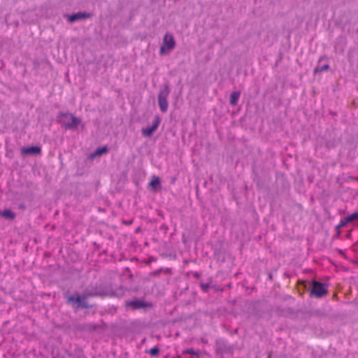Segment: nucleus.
I'll return each mask as SVG.
<instances>
[{
  "mask_svg": "<svg viewBox=\"0 0 358 358\" xmlns=\"http://www.w3.org/2000/svg\"><path fill=\"white\" fill-rule=\"evenodd\" d=\"M57 121L66 130H76L81 123L80 118L74 116L72 113L64 112L59 113Z\"/></svg>",
  "mask_w": 358,
  "mask_h": 358,
  "instance_id": "obj_1",
  "label": "nucleus"
},
{
  "mask_svg": "<svg viewBox=\"0 0 358 358\" xmlns=\"http://www.w3.org/2000/svg\"><path fill=\"white\" fill-rule=\"evenodd\" d=\"M108 295L113 296V292L106 287V286L102 284H96L94 285H90L83 291L84 298H91L94 296H106Z\"/></svg>",
  "mask_w": 358,
  "mask_h": 358,
  "instance_id": "obj_2",
  "label": "nucleus"
},
{
  "mask_svg": "<svg viewBox=\"0 0 358 358\" xmlns=\"http://www.w3.org/2000/svg\"><path fill=\"white\" fill-rule=\"evenodd\" d=\"M304 289H307L308 284L306 282L303 281L301 282ZM308 288H311L310 291V296L321 298L327 294V289L325 288V285L318 281H313L311 284L308 285Z\"/></svg>",
  "mask_w": 358,
  "mask_h": 358,
  "instance_id": "obj_3",
  "label": "nucleus"
},
{
  "mask_svg": "<svg viewBox=\"0 0 358 358\" xmlns=\"http://www.w3.org/2000/svg\"><path fill=\"white\" fill-rule=\"evenodd\" d=\"M176 42L174 41L173 36L166 33L163 38V43L160 47V55H166L175 47Z\"/></svg>",
  "mask_w": 358,
  "mask_h": 358,
  "instance_id": "obj_4",
  "label": "nucleus"
},
{
  "mask_svg": "<svg viewBox=\"0 0 358 358\" xmlns=\"http://www.w3.org/2000/svg\"><path fill=\"white\" fill-rule=\"evenodd\" d=\"M170 90L168 85L164 86L161 89L158 94V103L160 110L162 112H166L168 108L167 96H169Z\"/></svg>",
  "mask_w": 358,
  "mask_h": 358,
  "instance_id": "obj_5",
  "label": "nucleus"
},
{
  "mask_svg": "<svg viewBox=\"0 0 358 358\" xmlns=\"http://www.w3.org/2000/svg\"><path fill=\"white\" fill-rule=\"evenodd\" d=\"M88 298H84L83 297V293L82 295H78L76 297L74 296H69L67 298V303L72 304V303H76L77 307L78 308L82 309H89L91 308V306L88 303V302L86 301Z\"/></svg>",
  "mask_w": 358,
  "mask_h": 358,
  "instance_id": "obj_6",
  "label": "nucleus"
},
{
  "mask_svg": "<svg viewBox=\"0 0 358 358\" xmlns=\"http://www.w3.org/2000/svg\"><path fill=\"white\" fill-rule=\"evenodd\" d=\"M126 307H131L134 310L147 309L152 307V304L140 299H135L125 302Z\"/></svg>",
  "mask_w": 358,
  "mask_h": 358,
  "instance_id": "obj_7",
  "label": "nucleus"
},
{
  "mask_svg": "<svg viewBox=\"0 0 358 358\" xmlns=\"http://www.w3.org/2000/svg\"><path fill=\"white\" fill-rule=\"evenodd\" d=\"M161 122V119L158 115H155L152 126L146 128H143L141 130L142 134L144 136L150 137L157 130Z\"/></svg>",
  "mask_w": 358,
  "mask_h": 358,
  "instance_id": "obj_8",
  "label": "nucleus"
},
{
  "mask_svg": "<svg viewBox=\"0 0 358 358\" xmlns=\"http://www.w3.org/2000/svg\"><path fill=\"white\" fill-rule=\"evenodd\" d=\"M91 14L87 12H78L71 15H67V21L70 23L75 22L76 21L89 18Z\"/></svg>",
  "mask_w": 358,
  "mask_h": 358,
  "instance_id": "obj_9",
  "label": "nucleus"
},
{
  "mask_svg": "<svg viewBox=\"0 0 358 358\" xmlns=\"http://www.w3.org/2000/svg\"><path fill=\"white\" fill-rule=\"evenodd\" d=\"M22 154L25 155H41V148L40 146L33 145L30 147H24L21 150Z\"/></svg>",
  "mask_w": 358,
  "mask_h": 358,
  "instance_id": "obj_10",
  "label": "nucleus"
},
{
  "mask_svg": "<svg viewBox=\"0 0 358 358\" xmlns=\"http://www.w3.org/2000/svg\"><path fill=\"white\" fill-rule=\"evenodd\" d=\"M148 187L154 192L160 190L162 188L160 178L158 176H153Z\"/></svg>",
  "mask_w": 358,
  "mask_h": 358,
  "instance_id": "obj_11",
  "label": "nucleus"
},
{
  "mask_svg": "<svg viewBox=\"0 0 358 358\" xmlns=\"http://www.w3.org/2000/svg\"><path fill=\"white\" fill-rule=\"evenodd\" d=\"M108 149L107 146L105 145V146L99 147L97 149H96V150L92 154H91L90 158L93 159L96 157L101 156L103 154H106L108 152Z\"/></svg>",
  "mask_w": 358,
  "mask_h": 358,
  "instance_id": "obj_12",
  "label": "nucleus"
},
{
  "mask_svg": "<svg viewBox=\"0 0 358 358\" xmlns=\"http://www.w3.org/2000/svg\"><path fill=\"white\" fill-rule=\"evenodd\" d=\"M3 217L8 220H13L15 217V214L10 209H5L1 212Z\"/></svg>",
  "mask_w": 358,
  "mask_h": 358,
  "instance_id": "obj_13",
  "label": "nucleus"
},
{
  "mask_svg": "<svg viewBox=\"0 0 358 358\" xmlns=\"http://www.w3.org/2000/svg\"><path fill=\"white\" fill-rule=\"evenodd\" d=\"M240 92H238V91H235V92H233L231 95H230V103L232 105V106H236L238 103V101L239 99V97H240Z\"/></svg>",
  "mask_w": 358,
  "mask_h": 358,
  "instance_id": "obj_14",
  "label": "nucleus"
},
{
  "mask_svg": "<svg viewBox=\"0 0 358 358\" xmlns=\"http://www.w3.org/2000/svg\"><path fill=\"white\" fill-rule=\"evenodd\" d=\"M277 312L278 313L279 315H283V316H287L293 313V311L290 308H287V309L282 310L280 308H277Z\"/></svg>",
  "mask_w": 358,
  "mask_h": 358,
  "instance_id": "obj_15",
  "label": "nucleus"
},
{
  "mask_svg": "<svg viewBox=\"0 0 358 358\" xmlns=\"http://www.w3.org/2000/svg\"><path fill=\"white\" fill-rule=\"evenodd\" d=\"M329 69V64H324L322 66H317L314 69V74L320 73L323 71H327Z\"/></svg>",
  "mask_w": 358,
  "mask_h": 358,
  "instance_id": "obj_16",
  "label": "nucleus"
},
{
  "mask_svg": "<svg viewBox=\"0 0 358 358\" xmlns=\"http://www.w3.org/2000/svg\"><path fill=\"white\" fill-rule=\"evenodd\" d=\"M355 220H358V212L354 213L352 215L346 217V221L352 222Z\"/></svg>",
  "mask_w": 358,
  "mask_h": 358,
  "instance_id": "obj_17",
  "label": "nucleus"
},
{
  "mask_svg": "<svg viewBox=\"0 0 358 358\" xmlns=\"http://www.w3.org/2000/svg\"><path fill=\"white\" fill-rule=\"evenodd\" d=\"M149 353L152 357H156L159 353V349L157 347H154L149 350Z\"/></svg>",
  "mask_w": 358,
  "mask_h": 358,
  "instance_id": "obj_18",
  "label": "nucleus"
},
{
  "mask_svg": "<svg viewBox=\"0 0 358 358\" xmlns=\"http://www.w3.org/2000/svg\"><path fill=\"white\" fill-rule=\"evenodd\" d=\"M183 354H191V355H198L199 353L195 352L193 349H187L186 350H184L182 352Z\"/></svg>",
  "mask_w": 358,
  "mask_h": 358,
  "instance_id": "obj_19",
  "label": "nucleus"
},
{
  "mask_svg": "<svg viewBox=\"0 0 358 358\" xmlns=\"http://www.w3.org/2000/svg\"><path fill=\"white\" fill-rule=\"evenodd\" d=\"M348 222H349V221H346V217H345L344 220H341V223L337 226V227H336V228H337V229H338V228H340V227H345V226L347 224V223H348Z\"/></svg>",
  "mask_w": 358,
  "mask_h": 358,
  "instance_id": "obj_20",
  "label": "nucleus"
},
{
  "mask_svg": "<svg viewBox=\"0 0 358 358\" xmlns=\"http://www.w3.org/2000/svg\"><path fill=\"white\" fill-rule=\"evenodd\" d=\"M201 289L204 292H207L208 290V288H209V285L208 284H204V283H201Z\"/></svg>",
  "mask_w": 358,
  "mask_h": 358,
  "instance_id": "obj_21",
  "label": "nucleus"
},
{
  "mask_svg": "<svg viewBox=\"0 0 358 358\" xmlns=\"http://www.w3.org/2000/svg\"><path fill=\"white\" fill-rule=\"evenodd\" d=\"M123 223H124V224H126V225H129V224H131V223H132V221H129V222H127V221H123Z\"/></svg>",
  "mask_w": 358,
  "mask_h": 358,
  "instance_id": "obj_22",
  "label": "nucleus"
},
{
  "mask_svg": "<svg viewBox=\"0 0 358 358\" xmlns=\"http://www.w3.org/2000/svg\"><path fill=\"white\" fill-rule=\"evenodd\" d=\"M352 178V180L358 181V177H357V178Z\"/></svg>",
  "mask_w": 358,
  "mask_h": 358,
  "instance_id": "obj_23",
  "label": "nucleus"
},
{
  "mask_svg": "<svg viewBox=\"0 0 358 358\" xmlns=\"http://www.w3.org/2000/svg\"><path fill=\"white\" fill-rule=\"evenodd\" d=\"M176 178H172V182H174L176 181Z\"/></svg>",
  "mask_w": 358,
  "mask_h": 358,
  "instance_id": "obj_24",
  "label": "nucleus"
},
{
  "mask_svg": "<svg viewBox=\"0 0 358 358\" xmlns=\"http://www.w3.org/2000/svg\"><path fill=\"white\" fill-rule=\"evenodd\" d=\"M173 358H179V355H177L176 357H174Z\"/></svg>",
  "mask_w": 358,
  "mask_h": 358,
  "instance_id": "obj_25",
  "label": "nucleus"
},
{
  "mask_svg": "<svg viewBox=\"0 0 358 358\" xmlns=\"http://www.w3.org/2000/svg\"><path fill=\"white\" fill-rule=\"evenodd\" d=\"M268 358H271V354H269V355H268Z\"/></svg>",
  "mask_w": 358,
  "mask_h": 358,
  "instance_id": "obj_26",
  "label": "nucleus"
},
{
  "mask_svg": "<svg viewBox=\"0 0 358 358\" xmlns=\"http://www.w3.org/2000/svg\"><path fill=\"white\" fill-rule=\"evenodd\" d=\"M53 358H55V357H53Z\"/></svg>",
  "mask_w": 358,
  "mask_h": 358,
  "instance_id": "obj_27",
  "label": "nucleus"
}]
</instances>
